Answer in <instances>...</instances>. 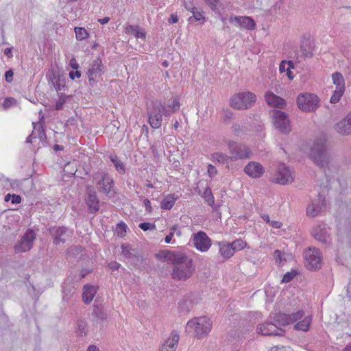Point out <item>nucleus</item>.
<instances>
[{"label":"nucleus","mask_w":351,"mask_h":351,"mask_svg":"<svg viewBox=\"0 0 351 351\" xmlns=\"http://www.w3.org/2000/svg\"><path fill=\"white\" fill-rule=\"evenodd\" d=\"M165 261L173 265L171 277L175 280H186L193 274V261L182 252L162 251L160 254Z\"/></svg>","instance_id":"f257e3e1"},{"label":"nucleus","mask_w":351,"mask_h":351,"mask_svg":"<svg viewBox=\"0 0 351 351\" xmlns=\"http://www.w3.org/2000/svg\"><path fill=\"white\" fill-rule=\"evenodd\" d=\"M148 123L153 129H158L162 125V115L169 117L170 110L160 100L152 101L147 108Z\"/></svg>","instance_id":"f03ea898"},{"label":"nucleus","mask_w":351,"mask_h":351,"mask_svg":"<svg viewBox=\"0 0 351 351\" xmlns=\"http://www.w3.org/2000/svg\"><path fill=\"white\" fill-rule=\"evenodd\" d=\"M310 157L319 167L325 169L328 167L331 157L328 152L324 138H317L314 141L310 151Z\"/></svg>","instance_id":"7ed1b4c3"},{"label":"nucleus","mask_w":351,"mask_h":351,"mask_svg":"<svg viewBox=\"0 0 351 351\" xmlns=\"http://www.w3.org/2000/svg\"><path fill=\"white\" fill-rule=\"evenodd\" d=\"M212 322L210 318L202 316L195 317L188 321L186 326V331L189 333H193L199 338L206 336L211 330Z\"/></svg>","instance_id":"20e7f679"},{"label":"nucleus","mask_w":351,"mask_h":351,"mask_svg":"<svg viewBox=\"0 0 351 351\" xmlns=\"http://www.w3.org/2000/svg\"><path fill=\"white\" fill-rule=\"evenodd\" d=\"M256 101V96L250 91L234 94L230 99V106L237 110H245L252 108Z\"/></svg>","instance_id":"39448f33"},{"label":"nucleus","mask_w":351,"mask_h":351,"mask_svg":"<svg viewBox=\"0 0 351 351\" xmlns=\"http://www.w3.org/2000/svg\"><path fill=\"white\" fill-rule=\"evenodd\" d=\"M319 103V97L312 93L300 94L297 97V104L300 110L305 112L315 111Z\"/></svg>","instance_id":"423d86ee"},{"label":"nucleus","mask_w":351,"mask_h":351,"mask_svg":"<svg viewBox=\"0 0 351 351\" xmlns=\"http://www.w3.org/2000/svg\"><path fill=\"white\" fill-rule=\"evenodd\" d=\"M273 124L277 130L284 134H289L291 130L290 120L287 114L280 110H273L270 112Z\"/></svg>","instance_id":"0eeeda50"},{"label":"nucleus","mask_w":351,"mask_h":351,"mask_svg":"<svg viewBox=\"0 0 351 351\" xmlns=\"http://www.w3.org/2000/svg\"><path fill=\"white\" fill-rule=\"evenodd\" d=\"M228 149L230 154V160L232 161L248 159L252 155V150L248 146L234 141L228 143Z\"/></svg>","instance_id":"6e6552de"},{"label":"nucleus","mask_w":351,"mask_h":351,"mask_svg":"<svg viewBox=\"0 0 351 351\" xmlns=\"http://www.w3.org/2000/svg\"><path fill=\"white\" fill-rule=\"evenodd\" d=\"M104 71L105 67L99 57L97 58L89 64L87 75L91 86H95L99 82Z\"/></svg>","instance_id":"1a4fd4ad"},{"label":"nucleus","mask_w":351,"mask_h":351,"mask_svg":"<svg viewBox=\"0 0 351 351\" xmlns=\"http://www.w3.org/2000/svg\"><path fill=\"white\" fill-rule=\"evenodd\" d=\"M306 267L310 270H317L322 267V256L319 250L309 247L304 252Z\"/></svg>","instance_id":"9d476101"},{"label":"nucleus","mask_w":351,"mask_h":351,"mask_svg":"<svg viewBox=\"0 0 351 351\" xmlns=\"http://www.w3.org/2000/svg\"><path fill=\"white\" fill-rule=\"evenodd\" d=\"M36 233L32 229H27L23 236L14 246L16 252H26L29 251L34 240L36 239Z\"/></svg>","instance_id":"9b49d317"},{"label":"nucleus","mask_w":351,"mask_h":351,"mask_svg":"<svg viewBox=\"0 0 351 351\" xmlns=\"http://www.w3.org/2000/svg\"><path fill=\"white\" fill-rule=\"evenodd\" d=\"M194 247L202 252H207L211 246V239L203 231H199L192 237Z\"/></svg>","instance_id":"f8f14e48"},{"label":"nucleus","mask_w":351,"mask_h":351,"mask_svg":"<svg viewBox=\"0 0 351 351\" xmlns=\"http://www.w3.org/2000/svg\"><path fill=\"white\" fill-rule=\"evenodd\" d=\"M95 179H98L97 187L99 192L104 194H109L113 184L112 178L104 172H97L95 175Z\"/></svg>","instance_id":"ddd939ff"},{"label":"nucleus","mask_w":351,"mask_h":351,"mask_svg":"<svg viewBox=\"0 0 351 351\" xmlns=\"http://www.w3.org/2000/svg\"><path fill=\"white\" fill-rule=\"evenodd\" d=\"M326 208L325 197L320 194L317 198L311 201L307 206L306 215L310 217H315L321 213Z\"/></svg>","instance_id":"4468645a"},{"label":"nucleus","mask_w":351,"mask_h":351,"mask_svg":"<svg viewBox=\"0 0 351 351\" xmlns=\"http://www.w3.org/2000/svg\"><path fill=\"white\" fill-rule=\"evenodd\" d=\"M275 180L276 183L282 185L291 183L293 181L292 172L285 164H280Z\"/></svg>","instance_id":"2eb2a0df"},{"label":"nucleus","mask_w":351,"mask_h":351,"mask_svg":"<svg viewBox=\"0 0 351 351\" xmlns=\"http://www.w3.org/2000/svg\"><path fill=\"white\" fill-rule=\"evenodd\" d=\"M121 254L133 265H137L141 260V256L136 248H132L130 245H121Z\"/></svg>","instance_id":"dca6fc26"},{"label":"nucleus","mask_w":351,"mask_h":351,"mask_svg":"<svg viewBox=\"0 0 351 351\" xmlns=\"http://www.w3.org/2000/svg\"><path fill=\"white\" fill-rule=\"evenodd\" d=\"M304 316L302 310H298L292 313H280L277 315V321L282 325H288L302 319Z\"/></svg>","instance_id":"f3484780"},{"label":"nucleus","mask_w":351,"mask_h":351,"mask_svg":"<svg viewBox=\"0 0 351 351\" xmlns=\"http://www.w3.org/2000/svg\"><path fill=\"white\" fill-rule=\"evenodd\" d=\"M243 171L252 178H259L264 174L265 168L261 163L251 161L245 165Z\"/></svg>","instance_id":"a211bd4d"},{"label":"nucleus","mask_w":351,"mask_h":351,"mask_svg":"<svg viewBox=\"0 0 351 351\" xmlns=\"http://www.w3.org/2000/svg\"><path fill=\"white\" fill-rule=\"evenodd\" d=\"M75 278L69 276L63 282L62 285V300L69 302L74 294Z\"/></svg>","instance_id":"6ab92c4d"},{"label":"nucleus","mask_w":351,"mask_h":351,"mask_svg":"<svg viewBox=\"0 0 351 351\" xmlns=\"http://www.w3.org/2000/svg\"><path fill=\"white\" fill-rule=\"evenodd\" d=\"M258 333L263 335H276L282 336L285 331L280 328H278L272 323H265L260 324L256 329Z\"/></svg>","instance_id":"aec40b11"},{"label":"nucleus","mask_w":351,"mask_h":351,"mask_svg":"<svg viewBox=\"0 0 351 351\" xmlns=\"http://www.w3.org/2000/svg\"><path fill=\"white\" fill-rule=\"evenodd\" d=\"M326 224L321 223L315 226L312 231L313 237L322 243H327L330 242V234Z\"/></svg>","instance_id":"412c9836"},{"label":"nucleus","mask_w":351,"mask_h":351,"mask_svg":"<svg viewBox=\"0 0 351 351\" xmlns=\"http://www.w3.org/2000/svg\"><path fill=\"white\" fill-rule=\"evenodd\" d=\"M336 132L343 136L351 135V111L335 125Z\"/></svg>","instance_id":"4be33fe9"},{"label":"nucleus","mask_w":351,"mask_h":351,"mask_svg":"<svg viewBox=\"0 0 351 351\" xmlns=\"http://www.w3.org/2000/svg\"><path fill=\"white\" fill-rule=\"evenodd\" d=\"M51 232L53 239V242L55 245H59L61 243H64L67 238L71 236V232L65 227L54 228Z\"/></svg>","instance_id":"5701e85b"},{"label":"nucleus","mask_w":351,"mask_h":351,"mask_svg":"<svg viewBox=\"0 0 351 351\" xmlns=\"http://www.w3.org/2000/svg\"><path fill=\"white\" fill-rule=\"evenodd\" d=\"M180 336L176 331H173L169 337L161 346L159 351H176L178 347Z\"/></svg>","instance_id":"b1692460"},{"label":"nucleus","mask_w":351,"mask_h":351,"mask_svg":"<svg viewBox=\"0 0 351 351\" xmlns=\"http://www.w3.org/2000/svg\"><path fill=\"white\" fill-rule=\"evenodd\" d=\"M230 23L235 22L239 27L252 30L255 27V23L254 20L250 16H230Z\"/></svg>","instance_id":"393cba45"},{"label":"nucleus","mask_w":351,"mask_h":351,"mask_svg":"<svg viewBox=\"0 0 351 351\" xmlns=\"http://www.w3.org/2000/svg\"><path fill=\"white\" fill-rule=\"evenodd\" d=\"M265 101L270 106L282 108L286 106V101L282 97L274 94L271 91L266 92L265 95Z\"/></svg>","instance_id":"a878e982"},{"label":"nucleus","mask_w":351,"mask_h":351,"mask_svg":"<svg viewBox=\"0 0 351 351\" xmlns=\"http://www.w3.org/2000/svg\"><path fill=\"white\" fill-rule=\"evenodd\" d=\"M86 204L88 206L89 213H95L99 210V199L95 191H88L87 197L86 198Z\"/></svg>","instance_id":"bb28decb"},{"label":"nucleus","mask_w":351,"mask_h":351,"mask_svg":"<svg viewBox=\"0 0 351 351\" xmlns=\"http://www.w3.org/2000/svg\"><path fill=\"white\" fill-rule=\"evenodd\" d=\"M34 130L32 134L27 138L26 143H31L33 138H39L40 141H43L46 139V135L43 128V125L38 123H34Z\"/></svg>","instance_id":"cd10ccee"},{"label":"nucleus","mask_w":351,"mask_h":351,"mask_svg":"<svg viewBox=\"0 0 351 351\" xmlns=\"http://www.w3.org/2000/svg\"><path fill=\"white\" fill-rule=\"evenodd\" d=\"M96 293L97 289L94 286L89 285H84L82 293L84 302L86 304H90L93 301Z\"/></svg>","instance_id":"c85d7f7f"},{"label":"nucleus","mask_w":351,"mask_h":351,"mask_svg":"<svg viewBox=\"0 0 351 351\" xmlns=\"http://www.w3.org/2000/svg\"><path fill=\"white\" fill-rule=\"evenodd\" d=\"M219 253L224 259L230 258L234 254L230 243H219Z\"/></svg>","instance_id":"c756f323"},{"label":"nucleus","mask_w":351,"mask_h":351,"mask_svg":"<svg viewBox=\"0 0 351 351\" xmlns=\"http://www.w3.org/2000/svg\"><path fill=\"white\" fill-rule=\"evenodd\" d=\"M300 51L303 58H311L313 55V49L311 42L304 40L301 42Z\"/></svg>","instance_id":"7c9ffc66"},{"label":"nucleus","mask_w":351,"mask_h":351,"mask_svg":"<svg viewBox=\"0 0 351 351\" xmlns=\"http://www.w3.org/2000/svg\"><path fill=\"white\" fill-rule=\"evenodd\" d=\"M178 199V197L176 196L175 194H169L165 196L160 203V208L163 210H171Z\"/></svg>","instance_id":"2f4dec72"},{"label":"nucleus","mask_w":351,"mask_h":351,"mask_svg":"<svg viewBox=\"0 0 351 351\" xmlns=\"http://www.w3.org/2000/svg\"><path fill=\"white\" fill-rule=\"evenodd\" d=\"M312 322V316L310 315H306L302 318L301 321L298 322L295 326L294 328L297 330H301L306 332L309 330L311 324Z\"/></svg>","instance_id":"473e14b6"},{"label":"nucleus","mask_w":351,"mask_h":351,"mask_svg":"<svg viewBox=\"0 0 351 351\" xmlns=\"http://www.w3.org/2000/svg\"><path fill=\"white\" fill-rule=\"evenodd\" d=\"M287 65V77L289 80L293 79V75L291 71V69H294V63L291 60H282L280 64L279 71L280 73H284L285 71V66Z\"/></svg>","instance_id":"72a5a7b5"},{"label":"nucleus","mask_w":351,"mask_h":351,"mask_svg":"<svg viewBox=\"0 0 351 351\" xmlns=\"http://www.w3.org/2000/svg\"><path fill=\"white\" fill-rule=\"evenodd\" d=\"M332 80L333 84L336 86V88H344L345 86V80L343 75L339 72H335L332 74Z\"/></svg>","instance_id":"f704fd0d"},{"label":"nucleus","mask_w":351,"mask_h":351,"mask_svg":"<svg viewBox=\"0 0 351 351\" xmlns=\"http://www.w3.org/2000/svg\"><path fill=\"white\" fill-rule=\"evenodd\" d=\"M205 21L206 19L204 15V12L200 9L195 11V12H194L193 14L188 19L189 23L191 24L195 22H199L201 24H203Z\"/></svg>","instance_id":"c9c22d12"},{"label":"nucleus","mask_w":351,"mask_h":351,"mask_svg":"<svg viewBox=\"0 0 351 351\" xmlns=\"http://www.w3.org/2000/svg\"><path fill=\"white\" fill-rule=\"evenodd\" d=\"M126 31L130 32L137 38H145V33L141 31L140 27L137 25H128L126 28Z\"/></svg>","instance_id":"e433bc0d"},{"label":"nucleus","mask_w":351,"mask_h":351,"mask_svg":"<svg viewBox=\"0 0 351 351\" xmlns=\"http://www.w3.org/2000/svg\"><path fill=\"white\" fill-rule=\"evenodd\" d=\"M230 159V156L221 152H215L211 154L210 160L214 162L224 164Z\"/></svg>","instance_id":"4c0bfd02"},{"label":"nucleus","mask_w":351,"mask_h":351,"mask_svg":"<svg viewBox=\"0 0 351 351\" xmlns=\"http://www.w3.org/2000/svg\"><path fill=\"white\" fill-rule=\"evenodd\" d=\"M205 202L210 206H213L215 204V198L210 187H206L202 195Z\"/></svg>","instance_id":"58836bf2"},{"label":"nucleus","mask_w":351,"mask_h":351,"mask_svg":"<svg viewBox=\"0 0 351 351\" xmlns=\"http://www.w3.org/2000/svg\"><path fill=\"white\" fill-rule=\"evenodd\" d=\"M75 37L77 40H83L88 38L89 33L84 27H76L74 29Z\"/></svg>","instance_id":"ea45409f"},{"label":"nucleus","mask_w":351,"mask_h":351,"mask_svg":"<svg viewBox=\"0 0 351 351\" xmlns=\"http://www.w3.org/2000/svg\"><path fill=\"white\" fill-rule=\"evenodd\" d=\"M345 89L344 88H335L333 91L332 95L330 97V102L331 104H336L339 102L344 94Z\"/></svg>","instance_id":"a19ab883"},{"label":"nucleus","mask_w":351,"mask_h":351,"mask_svg":"<svg viewBox=\"0 0 351 351\" xmlns=\"http://www.w3.org/2000/svg\"><path fill=\"white\" fill-rule=\"evenodd\" d=\"M110 160L114 164L116 169L121 174L125 173V167L123 163L119 160L117 156H111Z\"/></svg>","instance_id":"79ce46f5"},{"label":"nucleus","mask_w":351,"mask_h":351,"mask_svg":"<svg viewBox=\"0 0 351 351\" xmlns=\"http://www.w3.org/2000/svg\"><path fill=\"white\" fill-rule=\"evenodd\" d=\"M77 335L80 337H84L87 333V325L83 322L80 321L77 323Z\"/></svg>","instance_id":"37998d69"},{"label":"nucleus","mask_w":351,"mask_h":351,"mask_svg":"<svg viewBox=\"0 0 351 351\" xmlns=\"http://www.w3.org/2000/svg\"><path fill=\"white\" fill-rule=\"evenodd\" d=\"M232 247L234 249V253L237 250H241L244 248L245 245V242L241 239L236 240L234 242L231 243Z\"/></svg>","instance_id":"c03bdc74"},{"label":"nucleus","mask_w":351,"mask_h":351,"mask_svg":"<svg viewBox=\"0 0 351 351\" xmlns=\"http://www.w3.org/2000/svg\"><path fill=\"white\" fill-rule=\"evenodd\" d=\"M138 227L143 230V231H147V230H155L156 228V226L154 223H149V222H143V223H141L139 225H138Z\"/></svg>","instance_id":"a18cd8bd"},{"label":"nucleus","mask_w":351,"mask_h":351,"mask_svg":"<svg viewBox=\"0 0 351 351\" xmlns=\"http://www.w3.org/2000/svg\"><path fill=\"white\" fill-rule=\"evenodd\" d=\"M180 107V101L178 98H175L173 100L172 104L169 105L167 108L170 110L171 114L177 111Z\"/></svg>","instance_id":"49530a36"},{"label":"nucleus","mask_w":351,"mask_h":351,"mask_svg":"<svg viewBox=\"0 0 351 351\" xmlns=\"http://www.w3.org/2000/svg\"><path fill=\"white\" fill-rule=\"evenodd\" d=\"M127 226L123 222H121L117 226V232L118 235L123 237L124 234L126 232Z\"/></svg>","instance_id":"de8ad7c7"},{"label":"nucleus","mask_w":351,"mask_h":351,"mask_svg":"<svg viewBox=\"0 0 351 351\" xmlns=\"http://www.w3.org/2000/svg\"><path fill=\"white\" fill-rule=\"evenodd\" d=\"M204 1L210 7L213 11L218 9V3L219 0H204Z\"/></svg>","instance_id":"09e8293b"},{"label":"nucleus","mask_w":351,"mask_h":351,"mask_svg":"<svg viewBox=\"0 0 351 351\" xmlns=\"http://www.w3.org/2000/svg\"><path fill=\"white\" fill-rule=\"evenodd\" d=\"M207 173L208 174V176L213 178L217 175V169L214 165L209 164L207 167Z\"/></svg>","instance_id":"8fccbe9b"},{"label":"nucleus","mask_w":351,"mask_h":351,"mask_svg":"<svg viewBox=\"0 0 351 351\" xmlns=\"http://www.w3.org/2000/svg\"><path fill=\"white\" fill-rule=\"evenodd\" d=\"M296 273H293V272H287L284 276H283V278H282V282H289L290 281H291L293 278L295 277Z\"/></svg>","instance_id":"3c124183"},{"label":"nucleus","mask_w":351,"mask_h":351,"mask_svg":"<svg viewBox=\"0 0 351 351\" xmlns=\"http://www.w3.org/2000/svg\"><path fill=\"white\" fill-rule=\"evenodd\" d=\"M143 206H145V210L150 213L152 210V206H151V202L150 201L147 199V198H145L143 201Z\"/></svg>","instance_id":"603ef678"},{"label":"nucleus","mask_w":351,"mask_h":351,"mask_svg":"<svg viewBox=\"0 0 351 351\" xmlns=\"http://www.w3.org/2000/svg\"><path fill=\"white\" fill-rule=\"evenodd\" d=\"M11 202L13 204H17L21 203V197L19 195L12 194L11 195Z\"/></svg>","instance_id":"864d4df0"},{"label":"nucleus","mask_w":351,"mask_h":351,"mask_svg":"<svg viewBox=\"0 0 351 351\" xmlns=\"http://www.w3.org/2000/svg\"><path fill=\"white\" fill-rule=\"evenodd\" d=\"M120 266L121 265L116 261H112L108 264L109 269L112 271L118 269L120 267Z\"/></svg>","instance_id":"5fc2aeb1"},{"label":"nucleus","mask_w":351,"mask_h":351,"mask_svg":"<svg viewBox=\"0 0 351 351\" xmlns=\"http://www.w3.org/2000/svg\"><path fill=\"white\" fill-rule=\"evenodd\" d=\"M269 225L274 228H280L282 226V223L280 221L274 220H271Z\"/></svg>","instance_id":"6e6d98bb"},{"label":"nucleus","mask_w":351,"mask_h":351,"mask_svg":"<svg viewBox=\"0 0 351 351\" xmlns=\"http://www.w3.org/2000/svg\"><path fill=\"white\" fill-rule=\"evenodd\" d=\"M69 77L71 80H74L75 77L80 78L81 77V72L79 71H71L69 72Z\"/></svg>","instance_id":"4d7b16f0"},{"label":"nucleus","mask_w":351,"mask_h":351,"mask_svg":"<svg viewBox=\"0 0 351 351\" xmlns=\"http://www.w3.org/2000/svg\"><path fill=\"white\" fill-rule=\"evenodd\" d=\"M13 71L12 70H9V71H7L5 73V80L8 82H10L12 81V78H13Z\"/></svg>","instance_id":"13d9d810"},{"label":"nucleus","mask_w":351,"mask_h":351,"mask_svg":"<svg viewBox=\"0 0 351 351\" xmlns=\"http://www.w3.org/2000/svg\"><path fill=\"white\" fill-rule=\"evenodd\" d=\"M69 66L73 69L77 70L79 68V64L77 60L73 58L69 61Z\"/></svg>","instance_id":"bf43d9fd"},{"label":"nucleus","mask_w":351,"mask_h":351,"mask_svg":"<svg viewBox=\"0 0 351 351\" xmlns=\"http://www.w3.org/2000/svg\"><path fill=\"white\" fill-rule=\"evenodd\" d=\"M274 257L276 261H281L282 258V253L281 251L276 250L274 252Z\"/></svg>","instance_id":"052dcab7"},{"label":"nucleus","mask_w":351,"mask_h":351,"mask_svg":"<svg viewBox=\"0 0 351 351\" xmlns=\"http://www.w3.org/2000/svg\"><path fill=\"white\" fill-rule=\"evenodd\" d=\"M14 102V99L13 98H6L3 102V106L5 108H8L12 105V104Z\"/></svg>","instance_id":"680f3d73"},{"label":"nucleus","mask_w":351,"mask_h":351,"mask_svg":"<svg viewBox=\"0 0 351 351\" xmlns=\"http://www.w3.org/2000/svg\"><path fill=\"white\" fill-rule=\"evenodd\" d=\"M178 21V17L176 14H171L169 19V23L171 24L176 23Z\"/></svg>","instance_id":"e2e57ef3"},{"label":"nucleus","mask_w":351,"mask_h":351,"mask_svg":"<svg viewBox=\"0 0 351 351\" xmlns=\"http://www.w3.org/2000/svg\"><path fill=\"white\" fill-rule=\"evenodd\" d=\"M183 6L184 7V8L186 10H193V3H191V1L189 2H186L185 1L183 2Z\"/></svg>","instance_id":"0e129e2a"},{"label":"nucleus","mask_w":351,"mask_h":351,"mask_svg":"<svg viewBox=\"0 0 351 351\" xmlns=\"http://www.w3.org/2000/svg\"><path fill=\"white\" fill-rule=\"evenodd\" d=\"M173 236V232H172V230H171L170 233L167 234L165 238V241L166 243H169L171 241L172 237Z\"/></svg>","instance_id":"69168bd1"},{"label":"nucleus","mask_w":351,"mask_h":351,"mask_svg":"<svg viewBox=\"0 0 351 351\" xmlns=\"http://www.w3.org/2000/svg\"><path fill=\"white\" fill-rule=\"evenodd\" d=\"M64 101H58L56 102L55 104V109L57 110H61L63 107Z\"/></svg>","instance_id":"338daca9"},{"label":"nucleus","mask_w":351,"mask_h":351,"mask_svg":"<svg viewBox=\"0 0 351 351\" xmlns=\"http://www.w3.org/2000/svg\"><path fill=\"white\" fill-rule=\"evenodd\" d=\"M4 54L8 58H12V48L11 47L6 48L4 50Z\"/></svg>","instance_id":"774afa93"}]
</instances>
